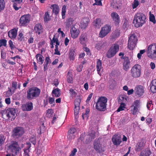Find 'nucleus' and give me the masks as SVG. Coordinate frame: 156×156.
Listing matches in <instances>:
<instances>
[{
    "label": "nucleus",
    "mask_w": 156,
    "mask_h": 156,
    "mask_svg": "<svg viewBox=\"0 0 156 156\" xmlns=\"http://www.w3.org/2000/svg\"><path fill=\"white\" fill-rule=\"evenodd\" d=\"M2 117L5 119L14 120L16 116V111L15 108H8L0 112Z\"/></svg>",
    "instance_id": "nucleus-1"
},
{
    "label": "nucleus",
    "mask_w": 156,
    "mask_h": 156,
    "mask_svg": "<svg viewBox=\"0 0 156 156\" xmlns=\"http://www.w3.org/2000/svg\"><path fill=\"white\" fill-rule=\"evenodd\" d=\"M146 16L143 13L138 12L136 14L133 18V23L136 27H141L145 23Z\"/></svg>",
    "instance_id": "nucleus-2"
},
{
    "label": "nucleus",
    "mask_w": 156,
    "mask_h": 156,
    "mask_svg": "<svg viewBox=\"0 0 156 156\" xmlns=\"http://www.w3.org/2000/svg\"><path fill=\"white\" fill-rule=\"evenodd\" d=\"M108 99L105 97H99L96 103V108L99 111H104L106 109Z\"/></svg>",
    "instance_id": "nucleus-3"
},
{
    "label": "nucleus",
    "mask_w": 156,
    "mask_h": 156,
    "mask_svg": "<svg viewBox=\"0 0 156 156\" xmlns=\"http://www.w3.org/2000/svg\"><path fill=\"white\" fill-rule=\"evenodd\" d=\"M41 92V90L37 87H32L27 92V98L29 100H31L37 98L40 95Z\"/></svg>",
    "instance_id": "nucleus-4"
},
{
    "label": "nucleus",
    "mask_w": 156,
    "mask_h": 156,
    "mask_svg": "<svg viewBox=\"0 0 156 156\" xmlns=\"http://www.w3.org/2000/svg\"><path fill=\"white\" fill-rule=\"evenodd\" d=\"M147 56L149 58L156 59V44L149 45L146 50Z\"/></svg>",
    "instance_id": "nucleus-5"
},
{
    "label": "nucleus",
    "mask_w": 156,
    "mask_h": 156,
    "mask_svg": "<svg viewBox=\"0 0 156 156\" xmlns=\"http://www.w3.org/2000/svg\"><path fill=\"white\" fill-rule=\"evenodd\" d=\"M130 73L131 76L133 78L140 77L141 73V66L138 64H135L132 67Z\"/></svg>",
    "instance_id": "nucleus-6"
},
{
    "label": "nucleus",
    "mask_w": 156,
    "mask_h": 156,
    "mask_svg": "<svg viewBox=\"0 0 156 156\" xmlns=\"http://www.w3.org/2000/svg\"><path fill=\"white\" fill-rule=\"evenodd\" d=\"M119 47L118 44H113L107 52L106 56L108 58L113 57L119 51Z\"/></svg>",
    "instance_id": "nucleus-7"
},
{
    "label": "nucleus",
    "mask_w": 156,
    "mask_h": 156,
    "mask_svg": "<svg viewBox=\"0 0 156 156\" xmlns=\"http://www.w3.org/2000/svg\"><path fill=\"white\" fill-rule=\"evenodd\" d=\"M137 39L134 34H132L129 38L128 47L129 49L132 50L136 45Z\"/></svg>",
    "instance_id": "nucleus-8"
},
{
    "label": "nucleus",
    "mask_w": 156,
    "mask_h": 156,
    "mask_svg": "<svg viewBox=\"0 0 156 156\" xmlns=\"http://www.w3.org/2000/svg\"><path fill=\"white\" fill-rule=\"evenodd\" d=\"M9 149L12 153L13 155H16L19 153L20 148L16 142L14 141L10 145Z\"/></svg>",
    "instance_id": "nucleus-9"
},
{
    "label": "nucleus",
    "mask_w": 156,
    "mask_h": 156,
    "mask_svg": "<svg viewBox=\"0 0 156 156\" xmlns=\"http://www.w3.org/2000/svg\"><path fill=\"white\" fill-rule=\"evenodd\" d=\"M30 20V16L29 15H25L22 16L20 20V26L27 25Z\"/></svg>",
    "instance_id": "nucleus-10"
},
{
    "label": "nucleus",
    "mask_w": 156,
    "mask_h": 156,
    "mask_svg": "<svg viewBox=\"0 0 156 156\" xmlns=\"http://www.w3.org/2000/svg\"><path fill=\"white\" fill-rule=\"evenodd\" d=\"M111 27L108 25H106L101 28L99 35V37L103 38L105 36L111 31Z\"/></svg>",
    "instance_id": "nucleus-11"
},
{
    "label": "nucleus",
    "mask_w": 156,
    "mask_h": 156,
    "mask_svg": "<svg viewBox=\"0 0 156 156\" xmlns=\"http://www.w3.org/2000/svg\"><path fill=\"white\" fill-rule=\"evenodd\" d=\"M94 150L98 152L101 153L105 151L104 146L99 142H95L94 144Z\"/></svg>",
    "instance_id": "nucleus-12"
},
{
    "label": "nucleus",
    "mask_w": 156,
    "mask_h": 156,
    "mask_svg": "<svg viewBox=\"0 0 156 156\" xmlns=\"http://www.w3.org/2000/svg\"><path fill=\"white\" fill-rule=\"evenodd\" d=\"M24 133L23 128L21 127H16L13 130V136L19 137L22 135Z\"/></svg>",
    "instance_id": "nucleus-13"
},
{
    "label": "nucleus",
    "mask_w": 156,
    "mask_h": 156,
    "mask_svg": "<svg viewBox=\"0 0 156 156\" xmlns=\"http://www.w3.org/2000/svg\"><path fill=\"white\" fill-rule=\"evenodd\" d=\"M146 142L145 139H142L137 144L136 146L135 150L136 151H140L143 149Z\"/></svg>",
    "instance_id": "nucleus-14"
},
{
    "label": "nucleus",
    "mask_w": 156,
    "mask_h": 156,
    "mask_svg": "<svg viewBox=\"0 0 156 156\" xmlns=\"http://www.w3.org/2000/svg\"><path fill=\"white\" fill-rule=\"evenodd\" d=\"M33 104L31 102H27L22 105L21 108L23 111H30L33 108Z\"/></svg>",
    "instance_id": "nucleus-15"
},
{
    "label": "nucleus",
    "mask_w": 156,
    "mask_h": 156,
    "mask_svg": "<svg viewBox=\"0 0 156 156\" xmlns=\"http://www.w3.org/2000/svg\"><path fill=\"white\" fill-rule=\"evenodd\" d=\"M108 46V43L106 41H100L96 43L95 48L98 50L105 49Z\"/></svg>",
    "instance_id": "nucleus-16"
},
{
    "label": "nucleus",
    "mask_w": 156,
    "mask_h": 156,
    "mask_svg": "<svg viewBox=\"0 0 156 156\" xmlns=\"http://www.w3.org/2000/svg\"><path fill=\"white\" fill-rule=\"evenodd\" d=\"M76 132L75 128H72L68 131L67 138L69 140H71L75 138V134Z\"/></svg>",
    "instance_id": "nucleus-17"
},
{
    "label": "nucleus",
    "mask_w": 156,
    "mask_h": 156,
    "mask_svg": "<svg viewBox=\"0 0 156 156\" xmlns=\"http://www.w3.org/2000/svg\"><path fill=\"white\" fill-rule=\"evenodd\" d=\"M34 30L37 34L40 35L44 32V29L42 25L40 23L35 25L34 27Z\"/></svg>",
    "instance_id": "nucleus-18"
},
{
    "label": "nucleus",
    "mask_w": 156,
    "mask_h": 156,
    "mask_svg": "<svg viewBox=\"0 0 156 156\" xmlns=\"http://www.w3.org/2000/svg\"><path fill=\"white\" fill-rule=\"evenodd\" d=\"M134 91L136 94L139 96H141L144 93V88L141 85H138L135 87Z\"/></svg>",
    "instance_id": "nucleus-19"
},
{
    "label": "nucleus",
    "mask_w": 156,
    "mask_h": 156,
    "mask_svg": "<svg viewBox=\"0 0 156 156\" xmlns=\"http://www.w3.org/2000/svg\"><path fill=\"white\" fill-rule=\"evenodd\" d=\"M112 140L114 145L118 146L122 142L121 138L119 135H114L112 137Z\"/></svg>",
    "instance_id": "nucleus-20"
},
{
    "label": "nucleus",
    "mask_w": 156,
    "mask_h": 156,
    "mask_svg": "<svg viewBox=\"0 0 156 156\" xmlns=\"http://www.w3.org/2000/svg\"><path fill=\"white\" fill-rule=\"evenodd\" d=\"M17 86L18 84L16 82H12V88L13 89V90L12 91L10 88H8L9 90L7 91V93L9 95H12V94L14 92V91L17 89Z\"/></svg>",
    "instance_id": "nucleus-21"
},
{
    "label": "nucleus",
    "mask_w": 156,
    "mask_h": 156,
    "mask_svg": "<svg viewBox=\"0 0 156 156\" xmlns=\"http://www.w3.org/2000/svg\"><path fill=\"white\" fill-rule=\"evenodd\" d=\"M88 41V38L86 34H82L80 37V42L82 44L85 45Z\"/></svg>",
    "instance_id": "nucleus-22"
},
{
    "label": "nucleus",
    "mask_w": 156,
    "mask_h": 156,
    "mask_svg": "<svg viewBox=\"0 0 156 156\" xmlns=\"http://www.w3.org/2000/svg\"><path fill=\"white\" fill-rule=\"evenodd\" d=\"M17 32V30L13 29L9 31L8 33L9 37L11 39H14L16 38Z\"/></svg>",
    "instance_id": "nucleus-23"
},
{
    "label": "nucleus",
    "mask_w": 156,
    "mask_h": 156,
    "mask_svg": "<svg viewBox=\"0 0 156 156\" xmlns=\"http://www.w3.org/2000/svg\"><path fill=\"white\" fill-rule=\"evenodd\" d=\"M111 17L116 24H119L120 22V20L119 16L117 13L115 12L112 13L111 14Z\"/></svg>",
    "instance_id": "nucleus-24"
},
{
    "label": "nucleus",
    "mask_w": 156,
    "mask_h": 156,
    "mask_svg": "<svg viewBox=\"0 0 156 156\" xmlns=\"http://www.w3.org/2000/svg\"><path fill=\"white\" fill-rule=\"evenodd\" d=\"M70 33L71 36L73 38H77L79 33V31L77 30L74 27L72 28L70 30Z\"/></svg>",
    "instance_id": "nucleus-25"
},
{
    "label": "nucleus",
    "mask_w": 156,
    "mask_h": 156,
    "mask_svg": "<svg viewBox=\"0 0 156 156\" xmlns=\"http://www.w3.org/2000/svg\"><path fill=\"white\" fill-rule=\"evenodd\" d=\"M123 69L125 71L127 70L129 68L130 66V61L128 58H125L123 64Z\"/></svg>",
    "instance_id": "nucleus-26"
},
{
    "label": "nucleus",
    "mask_w": 156,
    "mask_h": 156,
    "mask_svg": "<svg viewBox=\"0 0 156 156\" xmlns=\"http://www.w3.org/2000/svg\"><path fill=\"white\" fill-rule=\"evenodd\" d=\"M89 22V18H85L83 19L81 23L82 27L85 28L87 27Z\"/></svg>",
    "instance_id": "nucleus-27"
},
{
    "label": "nucleus",
    "mask_w": 156,
    "mask_h": 156,
    "mask_svg": "<svg viewBox=\"0 0 156 156\" xmlns=\"http://www.w3.org/2000/svg\"><path fill=\"white\" fill-rule=\"evenodd\" d=\"M50 8L52 10V12L56 15L58 14L59 12V7L56 4L51 5Z\"/></svg>",
    "instance_id": "nucleus-28"
},
{
    "label": "nucleus",
    "mask_w": 156,
    "mask_h": 156,
    "mask_svg": "<svg viewBox=\"0 0 156 156\" xmlns=\"http://www.w3.org/2000/svg\"><path fill=\"white\" fill-rule=\"evenodd\" d=\"M93 23L95 27L97 28H99L102 24L100 19L99 18H97L96 20L94 21Z\"/></svg>",
    "instance_id": "nucleus-29"
},
{
    "label": "nucleus",
    "mask_w": 156,
    "mask_h": 156,
    "mask_svg": "<svg viewBox=\"0 0 156 156\" xmlns=\"http://www.w3.org/2000/svg\"><path fill=\"white\" fill-rule=\"evenodd\" d=\"M36 58L38 62L41 64H42L44 61V58L42 55L40 54H37L36 55Z\"/></svg>",
    "instance_id": "nucleus-30"
},
{
    "label": "nucleus",
    "mask_w": 156,
    "mask_h": 156,
    "mask_svg": "<svg viewBox=\"0 0 156 156\" xmlns=\"http://www.w3.org/2000/svg\"><path fill=\"white\" fill-rule=\"evenodd\" d=\"M51 19V16L50 15L49 12L47 11L45 13L44 16V20L45 22H47Z\"/></svg>",
    "instance_id": "nucleus-31"
},
{
    "label": "nucleus",
    "mask_w": 156,
    "mask_h": 156,
    "mask_svg": "<svg viewBox=\"0 0 156 156\" xmlns=\"http://www.w3.org/2000/svg\"><path fill=\"white\" fill-rule=\"evenodd\" d=\"M151 152L149 150L147 149L142 151L140 154L139 156H150Z\"/></svg>",
    "instance_id": "nucleus-32"
},
{
    "label": "nucleus",
    "mask_w": 156,
    "mask_h": 156,
    "mask_svg": "<svg viewBox=\"0 0 156 156\" xmlns=\"http://www.w3.org/2000/svg\"><path fill=\"white\" fill-rule=\"evenodd\" d=\"M102 67V63L101 61L98 59L97 62V70L98 72V73L100 75V72Z\"/></svg>",
    "instance_id": "nucleus-33"
},
{
    "label": "nucleus",
    "mask_w": 156,
    "mask_h": 156,
    "mask_svg": "<svg viewBox=\"0 0 156 156\" xmlns=\"http://www.w3.org/2000/svg\"><path fill=\"white\" fill-rule=\"evenodd\" d=\"M75 52L74 49H71L70 51L69 54V57L70 60H73L74 59V54Z\"/></svg>",
    "instance_id": "nucleus-34"
},
{
    "label": "nucleus",
    "mask_w": 156,
    "mask_h": 156,
    "mask_svg": "<svg viewBox=\"0 0 156 156\" xmlns=\"http://www.w3.org/2000/svg\"><path fill=\"white\" fill-rule=\"evenodd\" d=\"M52 94H54L55 97H59L60 95V90L58 88L53 90Z\"/></svg>",
    "instance_id": "nucleus-35"
},
{
    "label": "nucleus",
    "mask_w": 156,
    "mask_h": 156,
    "mask_svg": "<svg viewBox=\"0 0 156 156\" xmlns=\"http://www.w3.org/2000/svg\"><path fill=\"white\" fill-rule=\"evenodd\" d=\"M149 15L150 21L153 22L154 24H155L156 22L154 15L153 14H151V12H150Z\"/></svg>",
    "instance_id": "nucleus-36"
},
{
    "label": "nucleus",
    "mask_w": 156,
    "mask_h": 156,
    "mask_svg": "<svg viewBox=\"0 0 156 156\" xmlns=\"http://www.w3.org/2000/svg\"><path fill=\"white\" fill-rule=\"evenodd\" d=\"M66 7L65 5H64L62 9V18L64 19L65 17V14L66 12Z\"/></svg>",
    "instance_id": "nucleus-37"
},
{
    "label": "nucleus",
    "mask_w": 156,
    "mask_h": 156,
    "mask_svg": "<svg viewBox=\"0 0 156 156\" xmlns=\"http://www.w3.org/2000/svg\"><path fill=\"white\" fill-rule=\"evenodd\" d=\"M89 110L87 109L86 110V112L85 113H83L82 114V118L83 119H87L88 117V114L89 113Z\"/></svg>",
    "instance_id": "nucleus-38"
},
{
    "label": "nucleus",
    "mask_w": 156,
    "mask_h": 156,
    "mask_svg": "<svg viewBox=\"0 0 156 156\" xmlns=\"http://www.w3.org/2000/svg\"><path fill=\"white\" fill-rule=\"evenodd\" d=\"M147 108L149 110H151L153 109V105L152 104V101H149L147 102Z\"/></svg>",
    "instance_id": "nucleus-39"
},
{
    "label": "nucleus",
    "mask_w": 156,
    "mask_h": 156,
    "mask_svg": "<svg viewBox=\"0 0 156 156\" xmlns=\"http://www.w3.org/2000/svg\"><path fill=\"white\" fill-rule=\"evenodd\" d=\"M67 77L68 82L71 83L73 80V78L72 74L69 72L68 73Z\"/></svg>",
    "instance_id": "nucleus-40"
},
{
    "label": "nucleus",
    "mask_w": 156,
    "mask_h": 156,
    "mask_svg": "<svg viewBox=\"0 0 156 156\" xmlns=\"http://www.w3.org/2000/svg\"><path fill=\"white\" fill-rule=\"evenodd\" d=\"M125 108V105L123 103H122L120 104V105L117 110L118 112H119L124 110V109Z\"/></svg>",
    "instance_id": "nucleus-41"
},
{
    "label": "nucleus",
    "mask_w": 156,
    "mask_h": 156,
    "mask_svg": "<svg viewBox=\"0 0 156 156\" xmlns=\"http://www.w3.org/2000/svg\"><path fill=\"white\" fill-rule=\"evenodd\" d=\"M7 41L5 39H3L0 40V47L2 46L5 47L7 45Z\"/></svg>",
    "instance_id": "nucleus-42"
},
{
    "label": "nucleus",
    "mask_w": 156,
    "mask_h": 156,
    "mask_svg": "<svg viewBox=\"0 0 156 156\" xmlns=\"http://www.w3.org/2000/svg\"><path fill=\"white\" fill-rule=\"evenodd\" d=\"M131 112L133 115H136L138 111V108L131 106Z\"/></svg>",
    "instance_id": "nucleus-43"
},
{
    "label": "nucleus",
    "mask_w": 156,
    "mask_h": 156,
    "mask_svg": "<svg viewBox=\"0 0 156 156\" xmlns=\"http://www.w3.org/2000/svg\"><path fill=\"white\" fill-rule=\"evenodd\" d=\"M20 4L15 2L13 3V7L16 10H18L20 8H21Z\"/></svg>",
    "instance_id": "nucleus-44"
},
{
    "label": "nucleus",
    "mask_w": 156,
    "mask_h": 156,
    "mask_svg": "<svg viewBox=\"0 0 156 156\" xmlns=\"http://www.w3.org/2000/svg\"><path fill=\"white\" fill-rule=\"evenodd\" d=\"M81 101L80 99L79 98L76 99L74 101L75 107H80V103Z\"/></svg>",
    "instance_id": "nucleus-45"
},
{
    "label": "nucleus",
    "mask_w": 156,
    "mask_h": 156,
    "mask_svg": "<svg viewBox=\"0 0 156 156\" xmlns=\"http://www.w3.org/2000/svg\"><path fill=\"white\" fill-rule=\"evenodd\" d=\"M140 104V102L139 100H136L133 103L132 106L139 108Z\"/></svg>",
    "instance_id": "nucleus-46"
},
{
    "label": "nucleus",
    "mask_w": 156,
    "mask_h": 156,
    "mask_svg": "<svg viewBox=\"0 0 156 156\" xmlns=\"http://www.w3.org/2000/svg\"><path fill=\"white\" fill-rule=\"evenodd\" d=\"M4 0H0V12L4 9Z\"/></svg>",
    "instance_id": "nucleus-47"
},
{
    "label": "nucleus",
    "mask_w": 156,
    "mask_h": 156,
    "mask_svg": "<svg viewBox=\"0 0 156 156\" xmlns=\"http://www.w3.org/2000/svg\"><path fill=\"white\" fill-rule=\"evenodd\" d=\"M90 136L91 137V139H90V140H91L92 139H94L95 136V133L94 130H92L91 132L89 133Z\"/></svg>",
    "instance_id": "nucleus-48"
},
{
    "label": "nucleus",
    "mask_w": 156,
    "mask_h": 156,
    "mask_svg": "<svg viewBox=\"0 0 156 156\" xmlns=\"http://www.w3.org/2000/svg\"><path fill=\"white\" fill-rule=\"evenodd\" d=\"M30 142L33 144H36V137L34 136H32L31 138L30 139Z\"/></svg>",
    "instance_id": "nucleus-49"
},
{
    "label": "nucleus",
    "mask_w": 156,
    "mask_h": 156,
    "mask_svg": "<svg viewBox=\"0 0 156 156\" xmlns=\"http://www.w3.org/2000/svg\"><path fill=\"white\" fill-rule=\"evenodd\" d=\"M139 2L136 0H135L133 2V3L132 5V7L133 9L136 8L139 5Z\"/></svg>",
    "instance_id": "nucleus-50"
},
{
    "label": "nucleus",
    "mask_w": 156,
    "mask_h": 156,
    "mask_svg": "<svg viewBox=\"0 0 156 156\" xmlns=\"http://www.w3.org/2000/svg\"><path fill=\"white\" fill-rule=\"evenodd\" d=\"M128 99V97L126 96H122L120 97V99L123 101V102L126 101Z\"/></svg>",
    "instance_id": "nucleus-51"
},
{
    "label": "nucleus",
    "mask_w": 156,
    "mask_h": 156,
    "mask_svg": "<svg viewBox=\"0 0 156 156\" xmlns=\"http://www.w3.org/2000/svg\"><path fill=\"white\" fill-rule=\"evenodd\" d=\"M150 90L153 93L156 92V87L151 84Z\"/></svg>",
    "instance_id": "nucleus-52"
},
{
    "label": "nucleus",
    "mask_w": 156,
    "mask_h": 156,
    "mask_svg": "<svg viewBox=\"0 0 156 156\" xmlns=\"http://www.w3.org/2000/svg\"><path fill=\"white\" fill-rule=\"evenodd\" d=\"M54 54L60 55V53L58 50V46L57 45L55 46Z\"/></svg>",
    "instance_id": "nucleus-53"
},
{
    "label": "nucleus",
    "mask_w": 156,
    "mask_h": 156,
    "mask_svg": "<svg viewBox=\"0 0 156 156\" xmlns=\"http://www.w3.org/2000/svg\"><path fill=\"white\" fill-rule=\"evenodd\" d=\"M9 47L11 50H13L15 48V45L13 44V42L11 40H9Z\"/></svg>",
    "instance_id": "nucleus-54"
},
{
    "label": "nucleus",
    "mask_w": 156,
    "mask_h": 156,
    "mask_svg": "<svg viewBox=\"0 0 156 156\" xmlns=\"http://www.w3.org/2000/svg\"><path fill=\"white\" fill-rule=\"evenodd\" d=\"M80 107H75L74 109V114L75 115H77L79 112Z\"/></svg>",
    "instance_id": "nucleus-55"
},
{
    "label": "nucleus",
    "mask_w": 156,
    "mask_h": 156,
    "mask_svg": "<svg viewBox=\"0 0 156 156\" xmlns=\"http://www.w3.org/2000/svg\"><path fill=\"white\" fill-rule=\"evenodd\" d=\"M95 2L93 4V5H101L102 3L101 0H95Z\"/></svg>",
    "instance_id": "nucleus-56"
},
{
    "label": "nucleus",
    "mask_w": 156,
    "mask_h": 156,
    "mask_svg": "<svg viewBox=\"0 0 156 156\" xmlns=\"http://www.w3.org/2000/svg\"><path fill=\"white\" fill-rule=\"evenodd\" d=\"M23 35L22 33H20L18 37V40L20 41H22L23 38Z\"/></svg>",
    "instance_id": "nucleus-57"
},
{
    "label": "nucleus",
    "mask_w": 156,
    "mask_h": 156,
    "mask_svg": "<svg viewBox=\"0 0 156 156\" xmlns=\"http://www.w3.org/2000/svg\"><path fill=\"white\" fill-rule=\"evenodd\" d=\"M77 152V150L76 148H74L72 151L71 153L70 154V156H74L76 152Z\"/></svg>",
    "instance_id": "nucleus-58"
},
{
    "label": "nucleus",
    "mask_w": 156,
    "mask_h": 156,
    "mask_svg": "<svg viewBox=\"0 0 156 156\" xmlns=\"http://www.w3.org/2000/svg\"><path fill=\"white\" fill-rule=\"evenodd\" d=\"M83 68V64L81 63L79 65L78 67L77 68V70L78 72H80L82 71V69Z\"/></svg>",
    "instance_id": "nucleus-59"
},
{
    "label": "nucleus",
    "mask_w": 156,
    "mask_h": 156,
    "mask_svg": "<svg viewBox=\"0 0 156 156\" xmlns=\"http://www.w3.org/2000/svg\"><path fill=\"white\" fill-rule=\"evenodd\" d=\"M70 93L73 96H75L76 94V92L72 89L70 90Z\"/></svg>",
    "instance_id": "nucleus-60"
},
{
    "label": "nucleus",
    "mask_w": 156,
    "mask_h": 156,
    "mask_svg": "<svg viewBox=\"0 0 156 156\" xmlns=\"http://www.w3.org/2000/svg\"><path fill=\"white\" fill-rule=\"evenodd\" d=\"M29 149H27L24 150V153L23 156H29Z\"/></svg>",
    "instance_id": "nucleus-61"
},
{
    "label": "nucleus",
    "mask_w": 156,
    "mask_h": 156,
    "mask_svg": "<svg viewBox=\"0 0 156 156\" xmlns=\"http://www.w3.org/2000/svg\"><path fill=\"white\" fill-rule=\"evenodd\" d=\"M5 103L7 105H9L11 103L10 99L9 98H5Z\"/></svg>",
    "instance_id": "nucleus-62"
},
{
    "label": "nucleus",
    "mask_w": 156,
    "mask_h": 156,
    "mask_svg": "<svg viewBox=\"0 0 156 156\" xmlns=\"http://www.w3.org/2000/svg\"><path fill=\"white\" fill-rule=\"evenodd\" d=\"M49 102L50 104H52L53 102L55 103L54 99L53 98H49Z\"/></svg>",
    "instance_id": "nucleus-63"
},
{
    "label": "nucleus",
    "mask_w": 156,
    "mask_h": 156,
    "mask_svg": "<svg viewBox=\"0 0 156 156\" xmlns=\"http://www.w3.org/2000/svg\"><path fill=\"white\" fill-rule=\"evenodd\" d=\"M150 66H151V68L152 69H154L155 67V64L153 62H151L150 64Z\"/></svg>",
    "instance_id": "nucleus-64"
}]
</instances>
